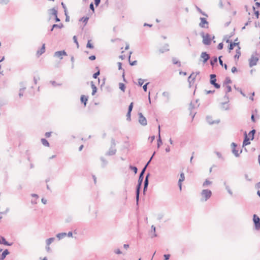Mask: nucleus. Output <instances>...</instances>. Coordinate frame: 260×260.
<instances>
[{"instance_id": "22", "label": "nucleus", "mask_w": 260, "mask_h": 260, "mask_svg": "<svg viewBox=\"0 0 260 260\" xmlns=\"http://www.w3.org/2000/svg\"><path fill=\"white\" fill-rule=\"evenodd\" d=\"M9 251L8 249H5L2 253L1 257H0V260H4L6 256L9 254Z\"/></svg>"}, {"instance_id": "57", "label": "nucleus", "mask_w": 260, "mask_h": 260, "mask_svg": "<svg viewBox=\"0 0 260 260\" xmlns=\"http://www.w3.org/2000/svg\"><path fill=\"white\" fill-rule=\"evenodd\" d=\"M149 84V82L148 83H146L145 84H144L143 86V89L144 90V91H147V85Z\"/></svg>"}, {"instance_id": "62", "label": "nucleus", "mask_w": 260, "mask_h": 260, "mask_svg": "<svg viewBox=\"0 0 260 260\" xmlns=\"http://www.w3.org/2000/svg\"><path fill=\"white\" fill-rule=\"evenodd\" d=\"M164 260H168L170 257V254H165L164 255Z\"/></svg>"}, {"instance_id": "28", "label": "nucleus", "mask_w": 260, "mask_h": 260, "mask_svg": "<svg viewBox=\"0 0 260 260\" xmlns=\"http://www.w3.org/2000/svg\"><path fill=\"white\" fill-rule=\"evenodd\" d=\"M66 236H67L66 233H60L57 234L56 235V237L59 240H60V239L63 238Z\"/></svg>"}, {"instance_id": "9", "label": "nucleus", "mask_w": 260, "mask_h": 260, "mask_svg": "<svg viewBox=\"0 0 260 260\" xmlns=\"http://www.w3.org/2000/svg\"><path fill=\"white\" fill-rule=\"evenodd\" d=\"M139 116V122L143 126L147 125V120L146 118L143 116L142 113L140 112L138 113Z\"/></svg>"}, {"instance_id": "47", "label": "nucleus", "mask_w": 260, "mask_h": 260, "mask_svg": "<svg viewBox=\"0 0 260 260\" xmlns=\"http://www.w3.org/2000/svg\"><path fill=\"white\" fill-rule=\"evenodd\" d=\"M131 112H132L127 111V113L126 114V120L128 121L131 120Z\"/></svg>"}, {"instance_id": "33", "label": "nucleus", "mask_w": 260, "mask_h": 260, "mask_svg": "<svg viewBox=\"0 0 260 260\" xmlns=\"http://www.w3.org/2000/svg\"><path fill=\"white\" fill-rule=\"evenodd\" d=\"M236 54L234 56V58L235 60H238L239 58V57L240 56L241 53L240 50H239V49H236Z\"/></svg>"}, {"instance_id": "5", "label": "nucleus", "mask_w": 260, "mask_h": 260, "mask_svg": "<svg viewBox=\"0 0 260 260\" xmlns=\"http://www.w3.org/2000/svg\"><path fill=\"white\" fill-rule=\"evenodd\" d=\"M142 182H142V181L140 182L139 181H138V184L136 186V198L137 205H138V203H139V195H140V190L141 188Z\"/></svg>"}, {"instance_id": "3", "label": "nucleus", "mask_w": 260, "mask_h": 260, "mask_svg": "<svg viewBox=\"0 0 260 260\" xmlns=\"http://www.w3.org/2000/svg\"><path fill=\"white\" fill-rule=\"evenodd\" d=\"M210 83L211 84L214 86L216 89H219L220 87L219 84L216 83V76L215 74H211L210 75Z\"/></svg>"}, {"instance_id": "25", "label": "nucleus", "mask_w": 260, "mask_h": 260, "mask_svg": "<svg viewBox=\"0 0 260 260\" xmlns=\"http://www.w3.org/2000/svg\"><path fill=\"white\" fill-rule=\"evenodd\" d=\"M159 128V134H158V138L157 139V148H159L161 145L162 144L160 136V126H158Z\"/></svg>"}, {"instance_id": "10", "label": "nucleus", "mask_w": 260, "mask_h": 260, "mask_svg": "<svg viewBox=\"0 0 260 260\" xmlns=\"http://www.w3.org/2000/svg\"><path fill=\"white\" fill-rule=\"evenodd\" d=\"M258 60V58L257 57L254 56V55H251L250 58L249 59V65L250 67H252L254 66H255L257 64V62Z\"/></svg>"}, {"instance_id": "13", "label": "nucleus", "mask_w": 260, "mask_h": 260, "mask_svg": "<svg viewBox=\"0 0 260 260\" xmlns=\"http://www.w3.org/2000/svg\"><path fill=\"white\" fill-rule=\"evenodd\" d=\"M238 41V38H236L234 42H230V44L228 47L229 52H230L231 51L234 49V47H235L237 45H238L239 44V42H238V43H236V41Z\"/></svg>"}, {"instance_id": "45", "label": "nucleus", "mask_w": 260, "mask_h": 260, "mask_svg": "<svg viewBox=\"0 0 260 260\" xmlns=\"http://www.w3.org/2000/svg\"><path fill=\"white\" fill-rule=\"evenodd\" d=\"M86 47L87 48H90V49H93V47H94L93 44L90 43V40L88 41Z\"/></svg>"}, {"instance_id": "23", "label": "nucleus", "mask_w": 260, "mask_h": 260, "mask_svg": "<svg viewBox=\"0 0 260 260\" xmlns=\"http://www.w3.org/2000/svg\"><path fill=\"white\" fill-rule=\"evenodd\" d=\"M229 101H227L225 102H222L221 103L222 105V108L224 110H228L229 109V105H228Z\"/></svg>"}, {"instance_id": "43", "label": "nucleus", "mask_w": 260, "mask_h": 260, "mask_svg": "<svg viewBox=\"0 0 260 260\" xmlns=\"http://www.w3.org/2000/svg\"><path fill=\"white\" fill-rule=\"evenodd\" d=\"M119 88L122 91H124L125 89V86L124 84H123L122 83H120L119 84Z\"/></svg>"}, {"instance_id": "36", "label": "nucleus", "mask_w": 260, "mask_h": 260, "mask_svg": "<svg viewBox=\"0 0 260 260\" xmlns=\"http://www.w3.org/2000/svg\"><path fill=\"white\" fill-rule=\"evenodd\" d=\"M132 53V52L131 51L129 52V56H128L129 62L130 65H131V66H135V65L137 64V60H134V61H133L132 62H131L130 58H131V55Z\"/></svg>"}, {"instance_id": "59", "label": "nucleus", "mask_w": 260, "mask_h": 260, "mask_svg": "<svg viewBox=\"0 0 260 260\" xmlns=\"http://www.w3.org/2000/svg\"><path fill=\"white\" fill-rule=\"evenodd\" d=\"M9 2V0H0V4H7Z\"/></svg>"}, {"instance_id": "32", "label": "nucleus", "mask_w": 260, "mask_h": 260, "mask_svg": "<svg viewBox=\"0 0 260 260\" xmlns=\"http://www.w3.org/2000/svg\"><path fill=\"white\" fill-rule=\"evenodd\" d=\"M256 132L255 129H253L252 130L250 131L248 134V135L250 137H251V140H253L254 139V134Z\"/></svg>"}, {"instance_id": "63", "label": "nucleus", "mask_w": 260, "mask_h": 260, "mask_svg": "<svg viewBox=\"0 0 260 260\" xmlns=\"http://www.w3.org/2000/svg\"><path fill=\"white\" fill-rule=\"evenodd\" d=\"M254 95H255V93H254V92H253L251 93V95L250 96V97H249V99H250V100H251L252 101H253L254 100L253 96H254Z\"/></svg>"}, {"instance_id": "2", "label": "nucleus", "mask_w": 260, "mask_h": 260, "mask_svg": "<svg viewBox=\"0 0 260 260\" xmlns=\"http://www.w3.org/2000/svg\"><path fill=\"white\" fill-rule=\"evenodd\" d=\"M111 147L109 150L108 151H107L106 153V155H109V156H112V155H113L114 154H115L117 150L115 148V146H116V143H115V140L112 138L111 139Z\"/></svg>"}, {"instance_id": "56", "label": "nucleus", "mask_w": 260, "mask_h": 260, "mask_svg": "<svg viewBox=\"0 0 260 260\" xmlns=\"http://www.w3.org/2000/svg\"><path fill=\"white\" fill-rule=\"evenodd\" d=\"M89 8L91 10H92V12L94 13V6H93V3H91L90 5H89Z\"/></svg>"}, {"instance_id": "15", "label": "nucleus", "mask_w": 260, "mask_h": 260, "mask_svg": "<svg viewBox=\"0 0 260 260\" xmlns=\"http://www.w3.org/2000/svg\"><path fill=\"white\" fill-rule=\"evenodd\" d=\"M194 75V73H192L188 78V82L189 83V86L190 87L194 83L195 79H196V76L192 77V76Z\"/></svg>"}, {"instance_id": "38", "label": "nucleus", "mask_w": 260, "mask_h": 260, "mask_svg": "<svg viewBox=\"0 0 260 260\" xmlns=\"http://www.w3.org/2000/svg\"><path fill=\"white\" fill-rule=\"evenodd\" d=\"M129 169L130 170L133 171L135 173V174H137V173L138 172V169L136 167L130 165L129 166Z\"/></svg>"}, {"instance_id": "46", "label": "nucleus", "mask_w": 260, "mask_h": 260, "mask_svg": "<svg viewBox=\"0 0 260 260\" xmlns=\"http://www.w3.org/2000/svg\"><path fill=\"white\" fill-rule=\"evenodd\" d=\"M253 11H254V14L255 15V17H256V18H258L259 17V11H255V8L254 6H253V8H252Z\"/></svg>"}, {"instance_id": "34", "label": "nucleus", "mask_w": 260, "mask_h": 260, "mask_svg": "<svg viewBox=\"0 0 260 260\" xmlns=\"http://www.w3.org/2000/svg\"><path fill=\"white\" fill-rule=\"evenodd\" d=\"M62 27H63V25L62 23H60L58 24H54L53 25H52V28H62Z\"/></svg>"}, {"instance_id": "24", "label": "nucleus", "mask_w": 260, "mask_h": 260, "mask_svg": "<svg viewBox=\"0 0 260 260\" xmlns=\"http://www.w3.org/2000/svg\"><path fill=\"white\" fill-rule=\"evenodd\" d=\"M90 84H91V88L92 89V95H93L97 91V88H96V86L94 84L93 81H91Z\"/></svg>"}, {"instance_id": "58", "label": "nucleus", "mask_w": 260, "mask_h": 260, "mask_svg": "<svg viewBox=\"0 0 260 260\" xmlns=\"http://www.w3.org/2000/svg\"><path fill=\"white\" fill-rule=\"evenodd\" d=\"M223 47V44L222 43H220L218 46H217V48L219 50H221Z\"/></svg>"}, {"instance_id": "11", "label": "nucleus", "mask_w": 260, "mask_h": 260, "mask_svg": "<svg viewBox=\"0 0 260 260\" xmlns=\"http://www.w3.org/2000/svg\"><path fill=\"white\" fill-rule=\"evenodd\" d=\"M201 58L203 59L202 60L201 59V61H202L203 63H205L210 59V56L206 52H203L201 53Z\"/></svg>"}, {"instance_id": "17", "label": "nucleus", "mask_w": 260, "mask_h": 260, "mask_svg": "<svg viewBox=\"0 0 260 260\" xmlns=\"http://www.w3.org/2000/svg\"><path fill=\"white\" fill-rule=\"evenodd\" d=\"M168 51H169V45L168 44H166L162 48H160L159 50V52L161 53Z\"/></svg>"}, {"instance_id": "8", "label": "nucleus", "mask_w": 260, "mask_h": 260, "mask_svg": "<svg viewBox=\"0 0 260 260\" xmlns=\"http://www.w3.org/2000/svg\"><path fill=\"white\" fill-rule=\"evenodd\" d=\"M237 146V144L234 142L231 144L232 153L235 155L236 157H239L240 154L242 152V150H240V152H239V150L236 149Z\"/></svg>"}, {"instance_id": "39", "label": "nucleus", "mask_w": 260, "mask_h": 260, "mask_svg": "<svg viewBox=\"0 0 260 260\" xmlns=\"http://www.w3.org/2000/svg\"><path fill=\"white\" fill-rule=\"evenodd\" d=\"M89 19V18L87 17H82L80 19V21H82L83 22L85 23V24H86V23H87V21Z\"/></svg>"}, {"instance_id": "60", "label": "nucleus", "mask_w": 260, "mask_h": 260, "mask_svg": "<svg viewBox=\"0 0 260 260\" xmlns=\"http://www.w3.org/2000/svg\"><path fill=\"white\" fill-rule=\"evenodd\" d=\"M148 184H149V180H147V179H145L144 182V186L148 187Z\"/></svg>"}, {"instance_id": "29", "label": "nucleus", "mask_w": 260, "mask_h": 260, "mask_svg": "<svg viewBox=\"0 0 260 260\" xmlns=\"http://www.w3.org/2000/svg\"><path fill=\"white\" fill-rule=\"evenodd\" d=\"M49 11H50L51 14L54 16V17L57 15V9L55 8H53L51 9H50Z\"/></svg>"}, {"instance_id": "16", "label": "nucleus", "mask_w": 260, "mask_h": 260, "mask_svg": "<svg viewBox=\"0 0 260 260\" xmlns=\"http://www.w3.org/2000/svg\"><path fill=\"white\" fill-rule=\"evenodd\" d=\"M250 139L248 138L247 133L246 132L244 133V139L243 142V146L248 145L250 144Z\"/></svg>"}, {"instance_id": "54", "label": "nucleus", "mask_w": 260, "mask_h": 260, "mask_svg": "<svg viewBox=\"0 0 260 260\" xmlns=\"http://www.w3.org/2000/svg\"><path fill=\"white\" fill-rule=\"evenodd\" d=\"M133 103L132 102L129 104V105L128 106V111H127L132 112V110H133Z\"/></svg>"}, {"instance_id": "14", "label": "nucleus", "mask_w": 260, "mask_h": 260, "mask_svg": "<svg viewBox=\"0 0 260 260\" xmlns=\"http://www.w3.org/2000/svg\"><path fill=\"white\" fill-rule=\"evenodd\" d=\"M62 55H67V52L64 50L56 51L54 55V56L60 57V59L62 58Z\"/></svg>"}, {"instance_id": "30", "label": "nucleus", "mask_w": 260, "mask_h": 260, "mask_svg": "<svg viewBox=\"0 0 260 260\" xmlns=\"http://www.w3.org/2000/svg\"><path fill=\"white\" fill-rule=\"evenodd\" d=\"M224 186H225V189H226V190H227V191L228 192V193H229L230 195L232 196V195H233V192H232V191L231 190V189H230V186H229L228 185H227V184H226V182H224Z\"/></svg>"}, {"instance_id": "31", "label": "nucleus", "mask_w": 260, "mask_h": 260, "mask_svg": "<svg viewBox=\"0 0 260 260\" xmlns=\"http://www.w3.org/2000/svg\"><path fill=\"white\" fill-rule=\"evenodd\" d=\"M41 141L44 146H47V147L49 146V143L46 139H45L44 138H42V139H41Z\"/></svg>"}, {"instance_id": "12", "label": "nucleus", "mask_w": 260, "mask_h": 260, "mask_svg": "<svg viewBox=\"0 0 260 260\" xmlns=\"http://www.w3.org/2000/svg\"><path fill=\"white\" fill-rule=\"evenodd\" d=\"M185 180V176L184 173L182 172L180 173V177L178 180V186L180 190L182 189V182Z\"/></svg>"}, {"instance_id": "26", "label": "nucleus", "mask_w": 260, "mask_h": 260, "mask_svg": "<svg viewBox=\"0 0 260 260\" xmlns=\"http://www.w3.org/2000/svg\"><path fill=\"white\" fill-rule=\"evenodd\" d=\"M45 44H43L40 49L37 51V54L39 55H42L45 52Z\"/></svg>"}, {"instance_id": "18", "label": "nucleus", "mask_w": 260, "mask_h": 260, "mask_svg": "<svg viewBox=\"0 0 260 260\" xmlns=\"http://www.w3.org/2000/svg\"><path fill=\"white\" fill-rule=\"evenodd\" d=\"M206 119L208 123L210 124H213L214 123H218L220 121L219 120L217 121H213L212 120V117L209 116L206 117Z\"/></svg>"}, {"instance_id": "35", "label": "nucleus", "mask_w": 260, "mask_h": 260, "mask_svg": "<svg viewBox=\"0 0 260 260\" xmlns=\"http://www.w3.org/2000/svg\"><path fill=\"white\" fill-rule=\"evenodd\" d=\"M156 228L154 225L151 226V233H153V235L151 236V238L155 237L157 236L155 233Z\"/></svg>"}, {"instance_id": "7", "label": "nucleus", "mask_w": 260, "mask_h": 260, "mask_svg": "<svg viewBox=\"0 0 260 260\" xmlns=\"http://www.w3.org/2000/svg\"><path fill=\"white\" fill-rule=\"evenodd\" d=\"M201 22L199 23V26L201 28H208L209 27V23L207 19L203 17L200 18Z\"/></svg>"}, {"instance_id": "64", "label": "nucleus", "mask_w": 260, "mask_h": 260, "mask_svg": "<svg viewBox=\"0 0 260 260\" xmlns=\"http://www.w3.org/2000/svg\"><path fill=\"white\" fill-rule=\"evenodd\" d=\"M96 58V56L94 55H91L89 57V59L91 60H94Z\"/></svg>"}, {"instance_id": "44", "label": "nucleus", "mask_w": 260, "mask_h": 260, "mask_svg": "<svg viewBox=\"0 0 260 260\" xmlns=\"http://www.w3.org/2000/svg\"><path fill=\"white\" fill-rule=\"evenodd\" d=\"M211 183H212V182H211V181H209V180H208L206 179V180H205V181L203 183V186L204 187H205V186H207V185H210V184H211Z\"/></svg>"}, {"instance_id": "37", "label": "nucleus", "mask_w": 260, "mask_h": 260, "mask_svg": "<svg viewBox=\"0 0 260 260\" xmlns=\"http://www.w3.org/2000/svg\"><path fill=\"white\" fill-rule=\"evenodd\" d=\"M55 240L54 238H49L46 240V244L49 246Z\"/></svg>"}, {"instance_id": "50", "label": "nucleus", "mask_w": 260, "mask_h": 260, "mask_svg": "<svg viewBox=\"0 0 260 260\" xmlns=\"http://www.w3.org/2000/svg\"><path fill=\"white\" fill-rule=\"evenodd\" d=\"M100 74V70H98L96 72H95V73L93 74V78L94 79H96L98 78V76H99Z\"/></svg>"}, {"instance_id": "51", "label": "nucleus", "mask_w": 260, "mask_h": 260, "mask_svg": "<svg viewBox=\"0 0 260 260\" xmlns=\"http://www.w3.org/2000/svg\"><path fill=\"white\" fill-rule=\"evenodd\" d=\"M144 82V80H143L141 78L139 79H138V85L140 86H141L143 84Z\"/></svg>"}, {"instance_id": "19", "label": "nucleus", "mask_w": 260, "mask_h": 260, "mask_svg": "<svg viewBox=\"0 0 260 260\" xmlns=\"http://www.w3.org/2000/svg\"><path fill=\"white\" fill-rule=\"evenodd\" d=\"M0 244H3L5 245H7V246H11L12 245V243H9L8 242H7L6 240V239L3 237H1V239H0Z\"/></svg>"}, {"instance_id": "41", "label": "nucleus", "mask_w": 260, "mask_h": 260, "mask_svg": "<svg viewBox=\"0 0 260 260\" xmlns=\"http://www.w3.org/2000/svg\"><path fill=\"white\" fill-rule=\"evenodd\" d=\"M197 11L200 13H201L202 15H203L206 17H208V15L207 14H206L204 12H203L200 8L197 7Z\"/></svg>"}, {"instance_id": "1", "label": "nucleus", "mask_w": 260, "mask_h": 260, "mask_svg": "<svg viewBox=\"0 0 260 260\" xmlns=\"http://www.w3.org/2000/svg\"><path fill=\"white\" fill-rule=\"evenodd\" d=\"M201 36L203 38V43L206 45H209L211 43L212 39L214 38V36L211 38H210V35L209 34H206L205 35L204 32H202L200 34Z\"/></svg>"}, {"instance_id": "6", "label": "nucleus", "mask_w": 260, "mask_h": 260, "mask_svg": "<svg viewBox=\"0 0 260 260\" xmlns=\"http://www.w3.org/2000/svg\"><path fill=\"white\" fill-rule=\"evenodd\" d=\"M201 195L204 197L205 201H207L212 196V192L209 189H204L201 192Z\"/></svg>"}, {"instance_id": "48", "label": "nucleus", "mask_w": 260, "mask_h": 260, "mask_svg": "<svg viewBox=\"0 0 260 260\" xmlns=\"http://www.w3.org/2000/svg\"><path fill=\"white\" fill-rule=\"evenodd\" d=\"M232 90L231 86L230 85H226V89H225V93H228V92H231Z\"/></svg>"}, {"instance_id": "40", "label": "nucleus", "mask_w": 260, "mask_h": 260, "mask_svg": "<svg viewBox=\"0 0 260 260\" xmlns=\"http://www.w3.org/2000/svg\"><path fill=\"white\" fill-rule=\"evenodd\" d=\"M25 89V87L21 88L19 90V96L21 98L23 95V92Z\"/></svg>"}, {"instance_id": "42", "label": "nucleus", "mask_w": 260, "mask_h": 260, "mask_svg": "<svg viewBox=\"0 0 260 260\" xmlns=\"http://www.w3.org/2000/svg\"><path fill=\"white\" fill-rule=\"evenodd\" d=\"M235 88L244 97H245L246 96V94L243 92L241 88H239V87H236L235 86Z\"/></svg>"}, {"instance_id": "49", "label": "nucleus", "mask_w": 260, "mask_h": 260, "mask_svg": "<svg viewBox=\"0 0 260 260\" xmlns=\"http://www.w3.org/2000/svg\"><path fill=\"white\" fill-rule=\"evenodd\" d=\"M231 82H232V81L230 79V78L229 77H226L224 80V84H230Z\"/></svg>"}, {"instance_id": "52", "label": "nucleus", "mask_w": 260, "mask_h": 260, "mask_svg": "<svg viewBox=\"0 0 260 260\" xmlns=\"http://www.w3.org/2000/svg\"><path fill=\"white\" fill-rule=\"evenodd\" d=\"M50 83L53 86H60L61 85V83H58L57 84L56 83L55 81H50Z\"/></svg>"}, {"instance_id": "55", "label": "nucleus", "mask_w": 260, "mask_h": 260, "mask_svg": "<svg viewBox=\"0 0 260 260\" xmlns=\"http://www.w3.org/2000/svg\"><path fill=\"white\" fill-rule=\"evenodd\" d=\"M162 95L165 97H167L168 99L169 98V96H170V94L167 91H164L163 93H162Z\"/></svg>"}, {"instance_id": "20", "label": "nucleus", "mask_w": 260, "mask_h": 260, "mask_svg": "<svg viewBox=\"0 0 260 260\" xmlns=\"http://www.w3.org/2000/svg\"><path fill=\"white\" fill-rule=\"evenodd\" d=\"M145 168H143L141 173H140L138 179V181H139L140 182H143L144 179V175L145 174Z\"/></svg>"}, {"instance_id": "53", "label": "nucleus", "mask_w": 260, "mask_h": 260, "mask_svg": "<svg viewBox=\"0 0 260 260\" xmlns=\"http://www.w3.org/2000/svg\"><path fill=\"white\" fill-rule=\"evenodd\" d=\"M73 40H74V43H76V44L77 45V48H79V43L78 42L77 39V37L76 36H74L73 37Z\"/></svg>"}, {"instance_id": "4", "label": "nucleus", "mask_w": 260, "mask_h": 260, "mask_svg": "<svg viewBox=\"0 0 260 260\" xmlns=\"http://www.w3.org/2000/svg\"><path fill=\"white\" fill-rule=\"evenodd\" d=\"M253 221L255 229L257 231H260V218L257 215L254 214L253 215Z\"/></svg>"}, {"instance_id": "21", "label": "nucleus", "mask_w": 260, "mask_h": 260, "mask_svg": "<svg viewBox=\"0 0 260 260\" xmlns=\"http://www.w3.org/2000/svg\"><path fill=\"white\" fill-rule=\"evenodd\" d=\"M88 96L84 95H82L80 98V100L82 103H83L84 105V106H86L87 102L88 101Z\"/></svg>"}, {"instance_id": "61", "label": "nucleus", "mask_w": 260, "mask_h": 260, "mask_svg": "<svg viewBox=\"0 0 260 260\" xmlns=\"http://www.w3.org/2000/svg\"><path fill=\"white\" fill-rule=\"evenodd\" d=\"M94 4L96 7H98L100 5V2H101V0H94Z\"/></svg>"}, {"instance_id": "27", "label": "nucleus", "mask_w": 260, "mask_h": 260, "mask_svg": "<svg viewBox=\"0 0 260 260\" xmlns=\"http://www.w3.org/2000/svg\"><path fill=\"white\" fill-rule=\"evenodd\" d=\"M210 64L214 67L215 63L217 62V58L216 56H214L210 61Z\"/></svg>"}]
</instances>
